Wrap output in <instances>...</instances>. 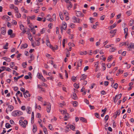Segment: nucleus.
I'll return each instance as SVG.
<instances>
[{
	"instance_id": "1",
	"label": "nucleus",
	"mask_w": 134,
	"mask_h": 134,
	"mask_svg": "<svg viewBox=\"0 0 134 134\" xmlns=\"http://www.w3.org/2000/svg\"><path fill=\"white\" fill-rule=\"evenodd\" d=\"M23 113L22 111L19 110H15L13 111L12 113V115L14 116H19L23 114Z\"/></svg>"
},
{
	"instance_id": "2",
	"label": "nucleus",
	"mask_w": 134,
	"mask_h": 134,
	"mask_svg": "<svg viewBox=\"0 0 134 134\" xmlns=\"http://www.w3.org/2000/svg\"><path fill=\"white\" fill-rule=\"evenodd\" d=\"M19 123L20 125L23 127L25 128L26 127V125L27 124V122L26 120H24V121L20 120H19Z\"/></svg>"
},
{
	"instance_id": "3",
	"label": "nucleus",
	"mask_w": 134,
	"mask_h": 134,
	"mask_svg": "<svg viewBox=\"0 0 134 134\" xmlns=\"http://www.w3.org/2000/svg\"><path fill=\"white\" fill-rule=\"evenodd\" d=\"M127 46L129 51H130L131 50L132 48H134V44L132 43H128L127 44Z\"/></svg>"
},
{
	"instance_id": "4",
	"label": "nucleus",
	"mask_w": 134,
	"mask_h": 134,
	"mask_svg": "<svg viewBox=\"0 0 134 134\" xmlns=\"http://www.w3.org/2000/svg\"><path fill=\"white\" fill-rule=\"evenodd\" d=\"M14 109V107L13 106L11 105H9L8 106V108H7L5 110L6 113L8 114V111H11Z\"/></svg>"
},
{
	"instance_id": "5",
	"label": "nucleus",
	"mask_w": 134,
	"mask_h": 134,
	"mask_svg": "<svg viewBox=\"0 0 134 134\" xmlns=\"http://www.w3.org/2000/svg\"><path fill=\"white\" fill-rule=\"evenodd\" d=\"M23 94L24 97L25 98H27L28 97H30L31 96V95L29 93V91L27 90H26L25 92Z\"/></svg>"
},
{
	"instance_id": "6",
	"label": "nucleus",
	"mask_w": 134,
	"mask_h": 134,
	"mask_svg": "<svg viewBox=\"0 0 134 134\" xmlns=\"http://www.w3.org/2000/svg\"><path fill=\"white\" fill-rule=\"evenodd\" d=\"M72 19L73 20L74 22V23H80V19L77 18L75 16L73 17L72 18Z\"/></svg>"
},
{
	"instance_id": "7",
	"label": "nucleus",
	"mask_w": 134,
	"mask_h": 134,
	"mask_svg": "<svg viewBox=\"0 0 134 134\" xmlns=\"http://www.w3.org/2000/svg\"><path fill=\"white\" fill-rule=\"evenodd\" d=\"M37 76L38 77L39 79H41L43 81H45V79L44 78L42 75H41L40 73H38L37 74Z\"/></svg>"
},
{
	"instance_id": "8",
	"label": "nucleus",
	"mask_w": 134,
	"mask_h": 134,
	"mask_svg": "<svg viewBox=\"0 0 134 134\" xmlns=\"http://www.w3.org/2000/svg\"><path fill=\"white\" fill-rule=\"evenodd\" d=\"M26 110L28 114H31L32 111V108L29 107H27L26 108Z\"/></svg>"
},
{
	"instance_id": "9",
	"label": "nucleus",
	"mask_w": 134,
	"mask_h": 134,
	"mask_svg": "<svg viewBox=\"0 0 134 134\" xmlns=\"http://www.w3.org/2000/svg\"><path fill=\"white\" fill-rule=\"evenodd\" d=\"M82 60H80L79 62H78L77 64V67L76 68V69H78V67H80L82 65Z\"/></svg>"
},
{
	"instance_id": "10",
	"label": "nucleus",
	"mask_w": 134,
	"mask_h": 134,
	"mask_svg": "<svg viewBox=\"0 0 134 134\" xmlns=\"http://www.w3.org/2000/svg\"><path fill=\"white\" fill-rule=\"evenodd\" d=\"M76 14L77 16L83 17L84 15L80 11H77V12L76 13Z\"/></svg>"
},
{
	"instance_id": "11",
	"label": "nucleus",
	"mask_w": 134,
	"mask_h": 134,
	"mask_svg": "<svg viewBox=\"0 0 134 134\" xmlns=\"http://www.w3.org/2000/svg\"><path fill=\"white\" fill-rule=\"evenodd\" d=\"M66 24L65 22H64L63 23L62 26L61 28L64 29V30H65L66 29Z\"/></svg>"
},
{
	"instance_id": "12",
	"label": "nucleus",
	"mask_w": 134,
	"mask_h": 134,
	"mask_svg": "<svg viewBox=\"0 0 134 134\" xmlns=\"http://www.w3.org/2000/svg\"><path fill=\"white\" fill-rule=\"evenodd\" d=\"M1 30L2 34L3 35H4L6 33L5 29L4 27H2L1 28Z\"/></svg>"
},
{
	"instance_id": "13",
	"label": "nucleus",
	"mask_w": 134,
	"mask_h": 134,
	"mask_svg": "<svg viewBox=\"0 0 134 134\" xmlns=\"http://www.w3.org/2000/svg\"><path fill=\"white\" fill-rule=\"evenodd\" d=\"M51 109V105L50 104H48V106L47 107V112H50Z\"/></svg>"
},
{
	"instance_id": "14",
	"label": "nucleus",
	"mask_w": 134,
	"mask_h": 134,
	"mask_svg": "<svg viewBox=\"0 0 134 134\" xmlns=\"http://www.w3.org/2000/svg\"><path fill=\"white\" fill-rule=\"evenodd\" d=\"M46 44L50 48L51 46V45L50 42L48 38H47L46 40Z\"/></svg>"
},
{
	"instance_id": "15",
	"label": "nucleus",
	"mask_w": 134,
	"mask_h": 134,
	"mask_svg": "<svg viewBox=\"0 0 134 134\" xmlns=\"http://www.w3.org/2000/svg\"><path fill=\"white\" fill-rule=\"evenodd\" d=\"M87 75L85 74L82 75L81 77L80 80H85L87 77Z\"/></svg>"
},
{
	"instance_id": "16",
	"label": "nucleus",
	"mask_w": 134,
	"mask_h": 134,
	"mask_svg": "<svg viewBox=\"0 0 134 134\" xmlns=\"http://www.w3.org/2000/svg\"><path fill=\"white\" fill-rule=\"evenodd\" d=\"M72 98L74 100L77 99V97L75 93H73L72 95Z\"/></svg>"
},
{
	"instance_id": "17",
	"label": "nucleus",
	"mask_w": 134,
	"mask_h": 134,
	"mask_svg": "<svg viewBox=\"0 0 134 134\" xmlns=\"http://www.w3.org/2000/svg\"><path fill=\"white\" fill-rule=\"evenodd\" d=\"M72 4L71 2H69V4L67 5V7L69 9V8L72 7Z\"/></svg>"
},
{
	"instance_id": "18",
	"label": "nucleus",
	"mask_w": 134,
	"mask_h": 134,
	"mask_svg": "<svg viewBox=\"0 0 134 134\" xmlns=\"http://www.w3.org/2000/svg\"><path fill=\"white\" fill-rule=\"evenodd\" d=\"M50 15L49 14L48 15L47 17L48 18H47V20L48 21H50L51 22H52L53 21L52 18H50Z\"/></svg>"
},
{
	"instance_id": "19",
	"label": "nucleus",
	"mask_w": 134,
	"mask_h": 134,
	"mask_svg": "<svg viewBox=\"0 0 134 134\" xmlns=\"http://www.w3.org/2000/svg\"><path fill=\"white\" fill-rule=\"evenodd\" d=\"M37 130V128L36 125H33V127L32 129L33 132L34 133H35L36 132Z\"/></svg>"
},
{
	"instance_id": "20",
	"label": "nucleus",
	"mask_w": 134,
	"mask_h": 134,
	"mask_svg": "<svg viewBox=\"0 0 134 134\" xmlns=\"http://www.w3.org/2000/svg\"><path fill=\"white\" fill-rule=\"evenodd\" d=\"M80 120L82 121L85 123H87V121L83 117H81L80 118Z\"/></svg>"
},
{
	"instance_id": "21",
	"label": "nucleus",
	"mask_w": 134,
	"mask_h": 134,
	"mask_svg": "<svg viewBox=\"0 0 134 134\" xmlns=\"http://www.w3.org/2000/svg\"><path fill=\"white\" fill-rule=\"evenodd\" d=\"M121 94L120 93L118 95H116L115 98H116V99H117V100H118V99H119L121 98Z\"/></svg>"
},
{
	"instance_id": "22",
	"label": "nucleus",
	"mask_w": 134,
	"mask_h": 134,
	"mask_svg": "<svg viewBox=\"0 0 134 134\" xmlns=\"http://www.w3.org/2000/svg\"><path fill=\"white\" fill-rule=\"evenodd\" d=\"M27 47V45L26 43H25L22 45L21 47V49L25 48H26Z\"/></svg>"
},
{
	"instance_id": "23",
	"label": "nucleus",
	"mask_w": 134,
	"mask_h": 134,
	"mask_svg": "<svg viewBox=\"0 0 134 134\" xmlns=\"http://www.w3.org/2000/svg\"><path fill=\"white\" fill-rule=\"evenodd\" d=\"M116 49V48L115 47L111 48L109 49V51L110 52H114L115 51Z\"/></svg>"
},
{
	"instance_id": "24",
	"label": "nucleus",
	"mask_w": 134,
	"mask_h": 134,
	"mask_svg": "<svg viewBox=\"0 0 134 134\" xmlns=\"http://www.w3.org/2000/svg\"><path fill=\"white\" fill-rule=\"evenodd\" d=\"M59 15L60 19L62 20H63L64 18L63 16V15L62 13L61 12H60L59 13Z\"/></svg>"
},
{
	"instance_id": "25",
	"label": "nucleus",
	"mask_w": 134,
	"mask_h": 134,
	"mask_svg": "<svg viewBox=\"0 0 134 134\" xmlns=\"http://www.w3.org/2000/svg\"><path fill=\"white\" fill-rule=\"evenodd\" d=\"M4 19H5L9 21L10 20V18L9 16L7 15H4L3 16Z\"/></svg>"
},
{
	"instance_id": "26",
	"label": "nucleus",
	"mask_w": 134,
	"mask_h": 134,
	"mask_svg": "<svg viewBox=\"0 0 134 134\" xmlns=\"http://www.w3.org/2000/svg\"><path fill=\"white\" fill-rule=\"evenodd\" d=\"M6 67L5 66H2L1 67V68L2 69H0V73H1L2 72L4 71L6 69Z\"/></svg>"
},
{
	"instance_id": "27",
	"label": "nucleus",
	"mask_w": 134,
	"mask_h": 134,
	"mask_svg": "<svg viewBox=\"0 0 134 134\" xmlns=\"http://www.w3.org/2000/svg\"><path fill=\"white\" fill-rule=\"evenodd\" d=\"M16 16L17 18H19L21 17V14L19 12L16 13Z\"/></svg>"
},
{
	"instance_id": "28",
	"label": "nucleus",
	"mask_w": 134,
	"mask_h": 134,
	"mask_svg": "<svg viewBox=\"0 0 134 134\" xmlns=\"http://www.w3.org/2000/svg\"><path fill=\"white\" fill-rule=\"evenodd\" d=\"M5 126L6 127L7 129L9 128L12 126L10 125L9 123H7L6 124Z\"/></svg>"
},
{
	"instance_id": "29",
	"label": "nucleus",
	"mask_w": 134,
	"mask_h": 134,
	"mask_svg": "<svg viewBox=\"0 0 134 134\" xmlns=\"http://www.w3.org/2000/svg\"><path fill=\"white\" fill-rule=\"evenodd\" d=\"M127 43H128V42H122V43H121L120 44V46H122L124 45H127Z\"/></svg>"
},
{
	"instance_id": "30",
	"label": "nucleus",
	"mask_w": 134,
	"mask_h": 134,
	"mask_svg": "<svg viewBox=\"0 0 134 134\" xmlns=\"http://www.w3.org/2000/svg\"><path fill=\"white\" fill-rule=\"evenodd\" d=\"M8 35H11L13 33V31L11 29H9L8 32Z\"/></svg>"
},
{
	"instance_id": "31",
	"label": "nucleus",
	"mask_w": 134,
	"mask_h": 134,
	"mask_svg": "<svg viewBox=\"0 0 134 134\" xmlns=\"http://www.w3.org/2000/svg\"><path fill=\"white\" fill-rule=\"evenodd\" d=\"M73 105L74 107H76L78 105V103L77 101H75L73 102Z\"/></svg>"
},
{
	"instance_id": "32",
	"label": "nucleus",
	"mask_w": 134,
	"mask_h": 134,
	"mask_svg": "<svg viewBox=\"0 0 134 134\" xmlns=\"http://www.w3.org/2000/svg\"><path fill=\"white\" fill-rule=\"evenodd\" d=\"M53 20L55 21L56 20V15L55 14H53L52 16Z\"/></svg>"
},
{
	"instance_id": "33",
	"label": "nucleus",
	"mask_w": 134,
	"mask_h": 134,
	"mask_svg": "<svg viewBox=\"0 0 134 134\" xmlns=\"http://www.w3.org/2000/svg\"><path fill=\"white\" fill-rule=\"evenodd\" d=\"M87 53L86 51H84L83 52H80V54L81 55L83 54L86 55L87 54Z\"/></svg>"
},
{
	"instance_id": "34",
	"label": "nucleus",
	"mask_w": 134,
	"mask_h": 134,
	"mask_svg": "<svg viewBox=\"0 0 134 134\" xmlns=\"http://www.w3.org/2000/svg\"><path fill=\"white\" fill-rule=\"evenodd\" d=\"M42 122V120L41 119H39L38 121V123L39 124L40 126L41 127H43V125L41 123Z\"/></svg>"
},
{
	"instance_id": "35",
	"label": "nucleus",
	"mask_w": 134,
	"mask_h": 134,
	"mask_svg": "<svg viewBox=\"0 0 134 134\" xmlns=\"http://www.w3.org/2000/svg\"><path fill=\"white\" fill-rule=\"evenodd\" d=\"M21 9L22 12H24L25 13H27L28 12L25 9V8L23 7L21 8Z\"/></svg>"
},
{
	"instance_id": "36",
	"label": "nucleus",
	"mask_w": 134,
	"mask_h": 134,
	"mask_svg": "<svg viewBox=\"0 0 134 134\" xmlns=\"http://www.w3.org/2000/svg\"><path fill=\"white\" fill-rule=\"evenodd\" d=\"M31 31L33 32V34H35L36 30L34 28H31Z\"/></svg>"
},
{
	"instance_id": "37",
	"label": "nucleus",
	"mask_w": 134,
	"mask_h": 134,
	"mask_svg": "<svg viewBox=\"0 0 134 134\" xmlns=\"http://www.w3.org/2000/svg\"><path fill=\"white\" fill-rule=\"evenodd\" d=\"M37 108L38 109L40 110L41 109V107L40 105H37V104L36 103L35 104V108Z\"/></svg>"
},
{
	"instance_id": "38",
	"label": "nucleus",
	"mask_w": 134,
	"mask_h": 134,
	"mask_svg": "<svg viewBox=\"0 0 134 134\" xmlns=\"http://www.w3.org/2000/svg\"><path fill=\"white\" fill-rule=\"evenodd\" d=\"M4 59L7 62H9L11 61V59L10 58H8L7 57H4Z\"/></svg>"
},
{
	"instance_id": "39",
	"label": "nucleus",
	"mask_w": 134,
	"mask_h": 134,
	"mask_svg": "<svg viewBox=\"0 0 134 134\" xmlns=\"http://www.w3.org/2000/svg\"><path fill=\"white\" fill-rule=\"evenodd\" d=\"M117 31L116 29H115L114 30H111L110 31V33L112 34L113 33L115 34L116 33V32Z\"/></svg>"
},
{
	"instance_id": "40",
	"label": "nucleus",
	"mask_w": 134,
	"mask_h": 134,
	"mask_svg": "<svg viewBox=\"0 0 134 134\" xmlns=\"http://www.w3.org/2000/svg\"><path fill=\"white\" fill-rule=\"evenodd\" d=\"M8 43L7 42L6 43L5 45L3 46V48L5 49H8V48L7 47L8 46Z\"/></svg>"
},
{
	"instance_id": "41",
	"label": "nucleus",
	"mask_w": 134,
	"mask_h": 134,
	"mask_svg": "<svg viewBox=\"0 0 134 134\" xmlns=\"http://www.w3.org/2000/svg\"><path fill=\"white\" fill-rule=\"evenodd\" d=\"M131 10H129L127 11L126 12V14L128 16L130 15L131 14Z\"/></svg>"
},
{
	"instance_id": "42",
	"label": "nucleus",
	"mask_w": 134,
	"mask_h": 134,
	"mask_svg": "<svg viewBox=\"0 0 134 134\" xmlns=\"http://www.w3.org/2000/svg\"><path fill=\"white\" fill-rule=\"evenodd\" d=\"M43 131L45 134H48L47 129L45 127H44L43 129Z\"/></svg>"
},
{
	"instance_id": "43",
	"label": "nucleus",
	"mask_w": 134,
	"mask_h": 134,
	"mask_svg": "<svg viewBox=\"0 0 134 134\" xmlns=\"http://www.w3.org/2000/svg\"><path fill=\"white\" fill-rule=\"evenodd\" d=\"M123 72V71L119 70V72L116 73V76H118L119 75V74H122Z\"/></svg>"
},
{
	"instance_id": "44",
	"label": "nucleus",
	"mask_w": 134,
	"mask_h": 134,
	"mask_svg": "<svg viewBox=\"0 0 134 134\" xmlns=\"http://www.w3.org/2000/svg\"><path fill=\"white\" fill-rule=\"evenodd\" d=\"M74 87L77 89L79 88V86L78 84H76V83L74 84Z\"/></svg>"
},
{
	"instance_id": "45",
	"label": "nucleus",
	"mask_w": 134,
	"mask_h": 134,
	"mask_svg": "<svg viewBox=\"0 0 134 134\" xmlns=\"http://www.w3.org/2000/svg\"><path fill=\"white\" fill-rule=\"evenodd\" d=\"M29 35H30L29 36H28V38L30 41H32V35L31 34H30Z\"/></svg>"
},
{
	"instance_id": "46",
	"label": "nucleus",
	"mask_w": 134,
	"mask_h": 134,
	"mask_svg": "<svg viewBox=\"0 0 134 134\" xmlns=\"http://www.w3.org/2000/svg\"><path fill=\"white\" fill-rule=\"evenodd\" d=\"M70 128L73 130H74L75 129V127L72 125H70Z\"/></svg>"
},
{
	"instance_id": "47",
	"label": "nucleus",
	"mask_w": 134,
	"mask_h": 134,
	"mask_svg": "<svg viewBox=\"0 0 134 134\" xmlns=\"http://www.w3.org/2000/svg\"><path fill=\"white\" fill-rule=\"evenodd\" d=\"M46 30V29L45 28H43L40 31V32L41 34H43L44 33L45 31Z\"/></svg>"
},
{
	"instance_id": "48",
	"label": "nucleus",
	"mask_w": 134,
	"mask_h": 134,
	"mask_svg": "<svg viewBox=\"0 0 134 134\" xmlns=\"http://www.w3.org/2000/svg\"><path fill=\"white\" fill-rule=\"evenodd\" d=\"M63 12L65 16H68V12L65 10H64Z\"/></svg>"
},
{
	"instance_id": "49",
	"label": "nucleus",
	"mask_w": 134,
	"mask_h": 134,
	"mask_svg": "<svg viewBox=\"0 0 134 134\" xmlns=\"http://www.w3.org/2000/svg\"><path fill=\"white\" fill-rule=\"evenodd\" d=\"M37 99L38 100L42 102V97H40L39 96H38L37 97Z\"/></svg>"
},
{
	"instance_id": "50",
	"label": "nucleus",
	"mask_w": 134,
	"mask_h": 134,
	"mask_svg": "<svg viewBox=\"0 0 134 134\" xmlns=\"http://www.w3.org/2000/svg\"><path fill=\"white\" fill-rule=\"evenodd\" d=\"M115 113V114H116L117 115H119L120 114V110H118L116 111Z\"/></svg>"
},
{
	"instance_id": "51",
	"label": "nucleus",
	"mask_w": 134,
	"mask_h": 134,
	"mask_svg": "<svg viewBox=\"0 0 134 134\" xmlns=\"http://www.w3.org/2000/svg\"><path fill=\"white\" fill-rule=\"evenodd\" d=\"M49 129L51 131L53 130V128L52 125L51 124H49L48 126Z\"/></svg>"
},
{
	"instance_id": "52",
	"label": "nucleus",
	"mask_w": 134,
	"mask_h": 134,
	"mask_svg": "<svg viewBox=\"0 0 134 134\" xmlns=\"http://www.w3.org/2000/svg\"><path fill=\"white\" fill-rule=\"evenodd\" d=\"M14 9L15 11V13H18L19 12L18 8L17 7H15Z\"/></svg>"
},
{
	"instance_id": "53",
	"label": "nucleus",
	"mask_w": 134,
	"mask_h": 134,
	"mask_svg": "<svg viewBox=\"0 0 134 134\" xmlns=\"http://www.w3.org/2000/svg\"><path fill=\"white\" fill-rule=\"evenodd\" d=\"M20 28L21 30H23L24 29V26L23 24L20 25Z\"/></svg>"
},
{
	"instance_id": "54",
	"label": "nucleus",
	"mask_w": 134,
	"mask_h": 134,
	"mask_svg": "<svg viewBox=\"0 0 134 134\" xmlns=\"http://www.w3.org/2000/svg\"><path fill=\"white\" fill-rule=\"evenodd\" d=\"M116 26V24H114L113 25H111L110 26L111 29H112L115 27Z\"/></svg>"
},
{
	"instance_id": "55",
	"label": "nucleus",
	"mask_w": 134,
	"mask_h": 134,
	"mask_svg": "<svg viewBox=\"0 0 134 134\" xmlns=\"http://www.w3.org/2000/svg\"><path fill=\"white\" fill-rule=\"evenodd\" d=\"M26 32L27 34L28 35H29L30 34H30V29L29 28H27L26 30Z\"/></svg>"
},
{
	"instance_id": "56",
	"label": "nucleus",
	"mask_w": 134,
	"mask_h": 134,
	"mask_svg": "<svg viewBox=\"0 0 134 134\" xmlns=\"http://www.w3.org/2000/svg\"><path fill=\"white\" fill-rule=\"evenodd\" d=\"M15 7L13 4H11L10 5V8L11 9H14Z\"/></svg>"
},
{
	"instance_id": "57",
	"label": "nucleus",
	"mask_w": 134,
	"mask_h": 134,
	"mask_svg": "<svg viewBox=\"0 0 134 134\" xmlns=\"http://www.w3.org/2000/svg\"><path fill=\"white\" fill-rule=\"evenodd\" d=\"M128 29L127 28H125L124 29V34L125 33H128Z\"/></svg>"
},
{
	"instance_id": "58",
	"label": "nucleus",
	"mask_w": 134,
	"mask_h": 134,
	"mask_svg": "<svg viewBox=\"0 0 134 134\" xmlns=\"http://www.w3.org/2000/svg\"><path fill=\"white\" fill-rule=\"evenodd\" d=\"M53 79H54V77L52 76H50V77H47V79L48 80H53Z\"/></svg>"
},
{
	"instance_id": "59",
	"label": "nucleus",
	"mask_w": 134,
	"mask_h": 134,
	"mask_svg": "<svg viewBox=\"0 0 134 134\" xmlns=\"http://www.w3.org/2000/svg\"><path fill=\"white\" fill-rule=\"evenodd\" d=\"M22 65L23 67L24 68H26L27 64L26 63H22Z\"/></svg>"
},
{
	"instance_id": "60",
	"label": "nucleus",
	"mask_w": 134,
	"mask_h": 134,
	"mask_svg": "<svg viewBox=\"0 0 134 134\" xmlns=\"http://www.w3.org/2000/svg\"><path fill=\"white\" fill-rule=\"evenodd\" d=\"M30 58L31 60H33L34 59V55L32 54H31L30 57Z\"/></svg>"
},
{
	"instance_id": "61",
	"label": "nucleus",
	"mask_w": 134,
	"mask_h": 134,
	"mask_svg": "<svg viewBox=\"0 0 134 134\" xmlns=\"http://www.w3.org/2000/svg\"><path fill=\"white\" fill-rule=\"evenodd\" d=\"M95 115L96 116V117L98 118H100V116H99V115L98 113H95Z\"/></svg>"
},
{
	"instance_id": "62",
	"label": "nucleus",
	"mask_w": 134,
	"mask_h": 134,
	"mask_svg": "<svg viewBox=\"0 0 134 134\" xmlns=\"http://www.w3.org/2000/svg\"><path fill=\"white\" fill-rule=\"evenodd\" d=\"M13 71V74H15L16 76H17L19 74L17 73L14 70Z\"/></svg>"
},
{
	"instance_id": "63",
	"label": "nucleus",
	"mask_w": 134,
	"mask_h": 134,
	"mask_svg": "<svg viewBox=\"0 0 134 134\" xmlns=\"http://www.w3.org/2000/svg\"><path fill=\"white\" fill-rule=\"evenodd\" d=\"M108 118L109 116L108 115H106L104 118V120L107 121L108 120Z\"/></svg>"
},
{
	"instance_id": "64",
	"label": "nucleus",
	"mask_w": 134,
	"mask_h": 134,
	"mask_svg": "<svg viewBox=\"0 0 134 134\" xmlns=\"http://www.w3.org/2000/svg\"><path fill=\"white\" fill-rule=\"evenodd\" d=\"M40 42L38 41H36V42L35 43V44L36 46H39L40 45Z\"/></svg>"
}]
</instances>
